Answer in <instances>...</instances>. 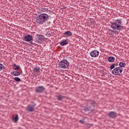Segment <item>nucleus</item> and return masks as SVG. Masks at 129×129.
Masks as SVG:
<instances>
[{
  "label": "nucleus",
  "instance_id": "12",
  "mask_svg": "<svg viewBox=\"0 0 129 129\" xmlns=\"http://www.w3.org/2000/svg\"><path fill=\"white\" fill-rule=\"evenodd\" d=\"M11 75H13V76H20L21 75V73L18 71H13L11 73Z\"/></svg>",
  "mask_w": 129,
  "mask_h": 129
},
{
  "label": "nucleus",
  "instance_id": "15",
  "mask_svg": "<svg viewBox=\"0 0 129 129\" xmlns=\"http://www.w3.org/2000/svg\"><path fill=\"white\" fill-rule=\"evenodd\" d=\"M68 44V41L67 40H62L60 43V45L61 46H64V45H67Z\"/></svg>",
  "mask_w": 129,
  "mask_h": 129
},
{
  "label": "nucleus",
  "instance_id": "5",
  "mask_svg": "<svg viewBox=\"0 0 129 129\" xmlns=\"http://www.w3.org/2000/svg\"><path fill=\"white\" fill-rule=\"evenodd\" d=\"M35 39L37 43H42L44 42L45 36L42 35L36 34L35 36Z\"/></svg>",
  "mask_w": 129,
  "mask_h": 129
},
{
  "label": "nucleus",
  "instance_id": "11",
  "mask_svg": "<svg viewBox=\"0 0 129 129\" xmlns=\"http://www.w3.org/2000/svg\"><path fill=\"white\" fill-rule=\"evenodd\" d=\"M63 36L64 38H68V36H69V37H71V36H72V32L70 31H68L64 33Z\"/></svg>",
  "mask_w": 129,
  "mask_h": 129
},
{
  "label": "nucleus",
  "instance_id": "19",
  "mask_svg": "<svg viewBox=\"0 0 129 129\" xmlns=\"http://www.w3.org/2000/svg\"><path fill=\"white\" fill-rule=\"evenodd\" d=\"M65 96H62L61 95H59L58 96H57V98L58 100H62L63 98H64Z\"/></svg>",
  "mask_w": 129,
  "mask_h": 129
},
{
  "label": "nucleus",
  "instance_id": "1",
  "mask_svg": "<svg viewBox=\"0 0 129 129\" xmlns=\"http://www.w3.org/2000/svg\"><path fill=\"white\" fill-rule=\"evenodd\" d=\"M111 29H109L111 33H117V31H120L123 29V26L120 20H117L110 25Z\"/></svg>",
  "mask_w": 129,
  "mask_h": 129
},
{
  "label": "nucleus",
  "instance_id": "17",
  "mask_svg": "<svg viewBox=\"0 0 129 129\" xmlns=\"http://www.w3.org/2000/svg\"><path fill=\"white\" fill-rule=\"evenodd\" d=\"M117 66H118V64H117V63H115L112 64L110 67V69H111V70H112V69H114L115 67H116Z\"/></svg>",
  "mask_w": 129,
  "mask_h": 129
},
{
  "label": "nucleus",
  "instance_id": "9",
  "mask_svg": "<svg viewBox=\"0 0 129 129\" xmlns=\"http://www.w3.org/2000/svg\"><path fill=\"white\" fill-rule=\"evenodd\" d=\"M108 116L111 118H114V117H116V112L113 111L110 112L108 114Z\"/></svg>",
  "mask_w": 129,
  "mask_h": 129
},
{
  "label": "nucleus",
  "instance_id": "8",
  "mask_svg": "<svg viewBox=\"0 0 129 129\" xmlns=\"http://www.w3.org/2000/svg\"><path fill=\"white\" fill-rule=\"evenodd\" d=\"M26 109L27 110H28V111H30V112H32L34 111V110L35 109V105H29L27 107Z\"/></svg>",
  "mask_w": 129,
  "mask_h": 129
},
{
  "label": "nucleus",
  "instance_id": "10",
  "mask_svg": "<svg viewBox=\"0 0 129 129\" xmlns=\"http://www.w3.org/2000/svg\"><path fill=\"white\" fill-rule=\"evenodd\" d=\"M24 40L25 42H30V41H32V36L27 35L24 37Z\"/></svg>",
  "mask_w": 129,
  "mask_h": 129
},
{
  "label": "nucleus",
  "instance_id": "18",
  "mask_svg": "<svg viewBox=\"0 0 129 129\" xmlns=\"http://www.w3.org/2000/svg\"><path fill=\"white\" fill-rule=\"evenodd\" d=\"M34 72H35V73H39L40 72V68L39 67H36L33 70Z\"/></svg>",
  "mask_w": 129,
  "mask_h": 129
},
{
  "label": "nucleus",
  "instance_id": "21",
  "mask_svg": "<svg viewBox=\"0 0 129 129\" xmlns=\"http://www.w3.org/2000/svg\"><path fill=\"white\" fill-rule=\"evenodd\" d=\"M15 81H16L17 82H21V79L18 77H15L14 78Z\"/></svg>",
  "mask_w": 129,
  "mask_h": 129
},
{
  "label": "nucleus",
  "instance_id": "6",
  "mask_svg": "<svg viewBox=\"0 0 129 129\" xmlns=\"http://www.w3.org/2000/svg\"><path fill=\"white\" fill-rule=\"evenodd\" d=\"M98 55H99V51L97 50H93L90 53V56L93 58L98 57Z\"/></svg>",
  "mask_w": 129,
  "mask_h": 129
},
{
  "label": "nucleus",
  "instance_id": "4",
  "mask_svg": "<svg viewBox=\"0 0 129 129\" xmlns=\"http://www.w3.org/2000/svg\"><path fill=\"white\" fill-rule=\"evenodd\" d=\"M112 73L114 75H120L121 73H122V68L119 67H116L112 71Z\"/></svg>",
  "mask_w": 129,
  "mask_h": 129
},
{
  "label": "nucleus",
  "instance_id": "16",
  "mask_svg": "<svg viewBox=\"0 0 129 129\" xmlns=\"http://www.w3.org/2000/svg\"><path fill=\"white\" fill-rule=\"evenodd\" d=\"M119 67H120V68H122V67H125V66H126V63L122 62H120L119 63Z\"/></svg>",
  "mask_w": 129,
  "mask_h": 129
},
{
  "label": "nucleus",
  "instance_id": "7",
  "mask_svg": "<svg viewBox=\"0 0 129 129\" xmlns=\"http://www.w3.org/2000/svg\"><path fill=\"white\" fill-rule=\"evenodd\" d=\"M44 90L45 88L43 86L37 87L35 89L36 92H38V93H42Z\"/></svg>",
  "mask_w": 129,
  "mask_h": 129
},
{
  "label": "nucleus",
  "instance_id": "3",
  "mask_svg": "<svg viewBox=\"0 0 129 129\" xmlns=\"http://www.w3.org/2000/svg\"><path fill=\"white\" fill-rule=\"evenodd\" d=\"M69 67V61H68L66 59L62 60L58 63V67H59V68H62V69H67L68 67Z\"/></svg>",
  "mask_w": 129,
  "mask_h": 129
},
{
  "label": "nucleus",
  "instance_id": "23",
  "mask_svg": "<svg viewBox=\"0 0 129 129\" xmlns=\"http://www.w3.org/2000/svg\"><path fill=\"white\" fill-rule=\"evenodd\" d=\"M80 123L83 124L84 123V122H85V121H84V120H80Z\"/></svg>",
  "mask_w": 129,
  "mask_h": 129
},
{
  "label": "nucleus",
  "instance_id": "13",
  "mask_svg": "<svg viewBox=\"0 0 129 129\" xmlns=\"http://www.w3.org/2000/svg\"><path fill=\"white\" fill-rule=\"evenodd\" d=\"M107 60L110 63H112V62H114L115 58L113 56H109V57H108Z\"/></svg>",
  "mask_w": 129,
  "mask_h": 129
},
{
  "label": "nucleus",
  "instance_id": "14",
  "mask_svg": "<svg viewBox=\"0 0 129 129\" xmlns=\"http://www.w3.org/2000/svg\"><path fill=\"white\" fill-rule=\"evenodd\" d=\"M12 67L14 70H20L21 69V67L20 66H17L16 64L12 65Z\"/></svg>",
  "mask_w": 129,
  "mask_h": 129
},
{
  "label": "nucleus",
  "instance_id": "2",
  "mask_svg": "<svg viewBox=\"0 0 129 129\" xmlns=\"http://www.w3.org/2000/svg\"><path fill=\"white\" fill-rule=\"evenodd\" d=\"M36 22L39 25H43L44 23L49 20V15L46 13H42L36 17Z\"/></svg>",
  "mask_w": 129,
  "mask_h": 129
},
{
  "label": "nucleus",
  "instance_id": "20",
  "mask_svg": "<svg viewBox=\"0 0 129 129\" xmlns=\"http://www.w3.org/2000/svg\"><path fill=\"white\" fill-rule=\"evenodd\" d=\"M2 70H5V66L0 63V71H2Z\"/></svg>",
  "mask_w": 129,
  "mask_h": 129
},
{
  "label": "nucleus",
  "instance_id": "22",
  "mask_svg": "<svg viewBox=\"0 0 129 129\" xmlns=\"http://www.w3.org/2000/svg\"><path fill=\"white\" fill-rule=\"evenodd\" d=\"M14 120H15V121H18V120H19V116H18V115H16L15 117H14Z\"/></svg>",
  "mask_w": 129,
  "mask_h": 129
}]
</instances>
